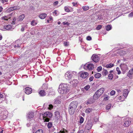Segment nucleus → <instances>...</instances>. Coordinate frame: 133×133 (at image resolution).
Segmentation results:
<instances>
[{
  "instance_id": "nucleus-1",
  "label": "nucleus",
  "mask_w": 133,
  "mask_h": 133,
  "mask_svg": "<svg viewBox=\"0 0 133 133\" xmlns=\"http://www.w3.org/2000/svg\"><path fill=\"white\" fill-rule=\"evenodd\" d=\"M69 90L68 85L65 84H61L59 86L58 90L59 93L61 94H65L68 92Z\"/></svg>"
},
{
  "instance_id": "nucleus-2",
  "label": "nucleus",
  "mask_w": 133,
  "mask_h": 133,
  "mask_svg": "<svg viewBox=\"0 0 133 133\" xmlns=\"http://www.w3.org/2000/svg\"><path fill=\"white\" fill-rule=\"evenodd\" d=\"M104 90V88H101L97 91L93 96V99L95 100L98 99L103 94Z\"/></svg>"
},
{
  "instance_id": "nucleus-3",
  "label": "nucleus",
  "mask_w": 133,
  "mask_h": 133,
  "mask_svg": "<svg viewBox=\"0 0 133 133\" xmlns=\"http://www.w3.org/2000/svg\"><path fill=\"white\" fill-rule=\"evenodd\" d=\"M76 75V72L74 71L71 72L68 71L65 74V78L67 79H71L72 77H74Z\"/></svg>"
},
{
  "instance_id": "nucleus-4",
  "label": "nucleus",
  "mask_w": 133,
  "mask_h": 133,
  "mask_svg": "<svg viewBox=\"0 0 133 133\" xmlns=\"http://www.w3.org/2000/svg\"><path fill=\"white\" fill-rule=\"evenodd\" d=\"M94 68V65L92 64L89 63H88L85 64L84 66V69L89 71L92 70Z\"/></svg>"
},
{
  "instance_id": "nucleus-5",
  "label": "nucleus",
  "mask_w": 133,
  "mask_h": 133,
  "mask_svg": "<svg viewBox=\"0 0 133 133\" xmlns=\"http://www.w3.org/2000/svg\"><path fill=\"white\" fill-rule=\"evenodd\" d=\"M84 124L85 125V129L86 130H88L90 129L92 125V122L89 120L88 121Z\"/></svg>"
},
{
  "instance_id": "nucleus-6",
  "label": "nucleus",
  "mask_w": 133,
  "mask_h": 133,
  "mask_svg": "<svg viewBox=\"0 0 133 133\" xmlns=\"http://www.w3.org/2000/svg\"><path fill=\"white\" fill-rule=\"evenodd\" d=\"M89 75V73L87 72H81L79 73V76L83 79L87 78Z\"/></svg>"
},
{
  "instance_id": "nucleus-7",
  "label": "nucleus",
  "mask_w": 133,
  "mask_h": 133,
  "mask_svg": "<svg viewBox=\"0 0 133 133\" xmlns=\"http://www.w3.org/2000/svg\"><path fill=\"white\" fill-rule=\"evenodd\" d=\"M43 115V118L49 117L51 118L52 116V115L51 112L47 111L45 113L42 114Z\"/></svg>"
},
{
  "instance_id": "nucleus-8",
  "label": "nucleus",
  "mask_w": 133,
  "mask_h": 133,
  "mask_svg": "<svg viewBox=\"0 0 133 133\" xmlns=\"http://www.w3.org/2000/svg\"><path fill=\"white\" fill-rule=\"evenodd\" d=\"M120 66L121 70L124 72L128 69L127 66L125 64H121Z\"/></svg>"
},
{
  "instance_id": "nucleus-9",
  "label": "nucleus",
  "mask_w": 133,
  "mask_h": 133,
  "mask_svg": "<svg viewBox=\"0 0 133 133\" xmlns=\"http://www.w3.org/2000/svg\"><path fill=\"white\" fill-rule=\"evenodd\" d=\"M77 106V102L76 101H72L69 105V107L73 108L76 109Z\"/></svg>"
},
{
  "instance_id": "nucleus-10",
  "label": "nucleus",
  "mask_w": 133,
  "mask_h": 133,
  "mask_svg": "<svg viewBox=\"0 0 133 133\" xmlns=\"http://www.w3.org/2000/svg\"><path fill=\"white\" fill-rule=\"evenodd\" d=\"M93 61L97 63L99 60V58L98 56L95 54H93L92 57Z\"/></svg>"
},
{
  "instance_id": "nucleus-11",
  "label": "nucleus",
  "mask_w": 133,
  "mask_h": 133,
  "mask_svg": "<svg viewBox=\"0 0 133 133\" xmlns=\"http://www.w3.org/2000/svg\"><path fill=\"white\" fill-rule=\"evenodd\" d=\"M129 119L128 118L125 119V121L123 126L125 127H128L130 125L131 123Z\"/></svg>"
},
{
  "instance_id": "nucleus-12",
  "label": "nucleus",
  "mask_w": 133,
  "mask_h": 133,
  "mask_svg": "<svg viewBox=\"0 0 133 133\" xmlns=\"http://www.w3.org/2000/svg\"><path fill=\"white\" fill-rule=\"evenodd\" d=\"M34 112H30L28 113L27 115L28 119H31L34 116Z\"/></svg>"
},
{
  "instance_id": "nucleus-13",
  "label": "nucleus",
  "mask_w": 133,
  "mask_h": 133,
  "mask_svg": "<svg viewBox=\"0 0 133 133\" xmlns=\"http://www.w3.org/2000/svg\"><path fill=\"white\" fill-rule=\"evenodd\" d=\"M76 109L70 107H69L68 110L70 114L72 115L75 112Z\"/></svg>"
},
{
  "instance_id": "nucleus-14",
  "label": "nucleus",
  "mask_w": 133,
  "mask_h": 133,
  "mask_svg": "<svg viewBox=\"0 0 133 133\" xmlns=\"http://www.w3.org/2000/svg\"><path fill=\"white\" fill-rule=\"evenodd\" d=\"M32 90L31 88L29 87H26L25 90V92L27 94H29L31 93Z\"/></svg>"
},
{
  "instance_id": "nucleus-15",
  "label": "nucleus",
  "mask_w": 133,
  "mask_h": 133,
  "mask_svg": "<svg viewBox=\"0 0 133 133\" xmlns=\"http://www.w3.org/2000/svg\"><path fill=\"white\" fill-rule=\"evenodd\" d=\"M70 83L71 84L75 86L78 83V81L76 79H74L72 81H70Z\"/></svg>"
},
{
  "instance_id": "nucleus-16",
  "label": "nucleus",
  "mask_w": 133,
  "mask_h": 133,
  "mask_svg": "<svg viewBox=\"0 0 133 133\" xmlns=\"http://www.w3.org/2000/svg\"><path fill=\"white\" fill-rule=\"evenodd\" d=\"M20 8V7L19 6H15L14 7L10 8H9V10L10 11H12L14 10H18Z\"/></svg>"
},
{
  "instance_id": "nucleus-17",
  "label": "nucleus",
  "mask_w": 133,
  "mask_h": 133,
  "mask_svg": "<svg viewBox=\"0 0 133 133\" xmlns=\"http://www.w3.org/2000/svg\"><path fill=\"white\" fill-rule=\"evenodd\" d=\"M95 100L93 98H90L88 100L87 104H91L94 103Z\"/></svg>"
},
{
  "instance_id": "nucleus-18",
  "label": "nucleus",
  "mask_w": 133,
  "mask_h": 133,
  "mask_svg": "<svg viewBox=\"0 0 133 133\" xmlns=\"http://www.w3.org/2000/svg\"><path fill=\"white\" fill-rule=\"evenodd\" d=\"M3 28L7 30H8L11 29L12 27L11 25H8L4 26Z\"/></svg>"
},
{
  "instance_id": "nucleus-19",
  "label": "nucleus",
  "mask_w": 133,
  "mask_h": 133,
  "mask_svg": "<svg viewBox=\"0 0 133 133\" xmlns=\"http://www.w3.org/2000/svg\"><path fill=\"white\" fill-rule=\"evenodd\" d=\"M128 93V90L125 89L123 90V96L125 97H126Z\"/></svg>"
},
{
  "instance_id": "nucleus-20",
  "label": "nucleus",
  "mask_w": 133,
  "mask_h": 133,
  "mask_svg": "<svg viewBox=\"0 0 133 133\" xmlns=\"http://www.w3.org/2000/svg\"><path fill=\"white\" fill-rule=\"evenodd\" d=\"M25 16V15L24 14H22L20 15L17 18L18 21H22L24 19Z\"/></svg>"
},
{
  "instance_id": "nucleus-21",
  "label": "nucleus",
  "mask_w": 133,
  "mask_h": 133,
  "mask_svg": "<svg viewBox=\"0 0 133 133\" xmlns=\"http://www.w3.org/2000/svg\"><path fill=\"white\" fill-rule=\"evenodd\" d=\"M47 15L45 13H42L39 16V17L41 19H43L45 18L46 17Z\"/></svg>"
},
{
  "instance_id": "nucleus-22",
  "label": "nucleus",
  "mask_w": 133,
  "mask_h": 133,
  "mask_svg": "<svg viewBox=\"0 0 133 133\" xmlns=\"http://www.w3.org/2000/svg\"><path fill=\"white\" fill-rule=\"evenodd\" d=\"M55 117L56 119H58L60 117V114L59 112L56 111L55 112Z\"/></svg>"
},
{
  "instance_id": "nucleus-23",
  "label": "nucleus",
  "mask_w": 133,
  "mask_h": 133,
  "mask_svg": "<svg viewBox=\"0 0 133 133\" xmlns=\"http://www.w3.org/2000/svg\"><path fill=\"white\" fill-rule=\"evenodd\" d=\"M39 94L41 96H43L46 95L45 92L44 90H41L40 91Z\"/></svg>"
},
{
  "instance_id": "nucleus-24",
  "label": "nucleus",
  "mask_w": 133,
  "mask_h": 133,
  "mask_svg": "<svg viewBox=\"0 0 133 133\" xmlns=\"http://www.w3.org/2000/svg\"><path fill=\"white\" fill-rule=\"evenodd\" d=\"M10 17L9 16H4L2 17V19H4L6 21H8L9 19H10Z\"/></svg>"
},
{
  "instance_id": "nucleus-25",
  "label": "nucleus",
  "mask_w": 133,
  "mask_h": 133,
  "mask_svg": "<svg viewBox=\"0 0 133 133\" xmlns=\"http://www.w3.org/2000/svg\"><path fill=\"white\" fill-rule=\"evenodd\" d=\"M4 94V93H0V103H2L4 101L3 94Z\"/></svg>"
},
{
  "instance_id": "nucleus-26",
  "label": "nucleus",
  "mask_w": 133,
  "mask_h": 133,
  "mask_svg": "<svg viewBox=\"0 0 133 133\" xmlns=\"http://www.w3.org/2000/svg\"><path fill=\"white\" fill-rule=\"evenodd\" d=\"M108 74V71L106 70L103 69V71L102 73V74L104 76H106Z\"/></svg>"
},
{
  "instance_id": "nucleus-27",
  "label": "nucleus",
  "mask_w": 133,
  "mask_h": 133,
  "mask_svg": "<svg viewBox=\"0 0 133 133\" xmlns=\"http://www.w3.org/2000/svg\"><path fill=\"white\" fill-rule=\"evenodd\" d=\"M114 65V64L111 63L109 64L106 65L105 67L107 68H110L112 67Z\"/></svg>"
},
{
  "instance_id": "nucleus-28",
  "label": "nucleus",
  "mask_w": 133,
  "mask_h": 133,
  "mask_svg": "<svg viewBox=\"0 0 133 133\" xmlns=\"http://www.w3.org/2000/svg\"><path fill=\"white\" fill-rule=\"evenodd\" d=\"M101 76V75L99 73H97L95 75V77L96 78H99Z\"/></svg>"
},
{
  "instance_id": "nucleus-29",
  "label": "nucleus",
  "mask_w": 133,
  "mask_h": 133,
  "mask_svg": "<svg viewBox=\"0 0 133 133\" xmlns=\"http://www.w3.org/2000/svg\"><path fill=\"white\" fill-rule=\"evenodd\" d=\"M54 103L56 104H60L61 103V102L59 100L56 99L55 100Z\"/></svg>"
},
{
  "instance_id": "nucleus-30",
  "label": "nucleus",
  "mask_w": 133,
  "mask_h": 133,
  "mask_svg": "<svg viewBox=\"0 0 133 133\" xmlns=\"http://www.w3.org/2000/svg\"><path fill=\"white\" fill-rule=\"evenodd\" d=\"M92 109L91 108H89L87 109L85 111V112L89 114L92 111Z\"/></svg>"
},
{
  "instance_id": "nucleus-31",
  "label": "nucleus",
  "mask_w": 133,
  "mask_h": 133,
  "mask_svg": "<svg viewBox=\"0 0 133 133\" xmlns=\"http://www.w3.org/2000/svg\"><path fill=\"white\" fill-rule=\"evenodd\" d=\"M52 126V124L51 122H49L48 123L47 127L48 128H50Z\"/></svg>"
},
{
  "instance_id": "nucleus-32",
  "label": "nucleus",
  "mask_w": 133,
  "mask_h": 133,
  "mask_svg": "<svg viewBox=\"0 0 133 133\" xmlns=\"http://www.w3.org/2000/svg\"><path fill=\"white\" fill-rule=\"evenodd\" d=\"M89 7L87 6H84L82 7V9L84 11H87L89 9Z\"/></svg>"
},
{
  "instance_id": "nucleus-33",
  "label": "nucleus",
  "mask_w": 133,
  "mask_h": 133,
  "mask_svg": "<svg viewBox=\"0 0 133 133\" xmlns=\"http://www.w3.org/2000/svg\"><path fill=\"white\" fill-rule=\"evenodd\" d=\"M31 25L34 26L37 24V23L36 22L35 20H32L31 23Z\"/></svg>"
},
{
  "instance_id": "nucleus-34",
  "label": "nucleus",
  "mask_w": 133,
  "mask_h": 133,
  "mask_svg": "<svg viewBox=\"0 0 133 133\" xmlns=\"http://www.w3.org/2000/svg\"><path fill=\"white\" fill-rule=\"evenodd\" d=\"M108 78L109 79L111 80L113 78V75L112 74H109L108 75Z\"/></svg>"
},
{
  "instance_id": "nucleus-35",
  "label": "nucleus",
  "mask_w": 133,
  "mask_h": 133,
  "mask_svg": "<svg viewBox=\"0 0 133 133\" xmlns=\"http://www.w3.org/2000/svg\"><path fill=\"white\" fill-rule=\"evenodd\" d=\"M26 25H24L22 26V28L21 29V31L23 32L24 31L25 28H26Z\"/></svg>"
},
{
  "instance_id": "nucleus-36",
  "label": "nucleus",
  "mask_w": 133,
  "mask_h": 133,
  "mask_svg": "<svg viewBox=\"0 0 133 133\" xmlns=\"http://www.w3.org/2000/svg\"><path fill=\"white\" fill-rule=\"evenodd\" d=\"M43 131L41 129H40L37 130L35 133H43Z\"/></svg>"
},
{
  "instance_id": "nucleus-37",
  "label": "nucleus",
  "mask_w": 133,
  "mask_h": 133,
  "mask_svg": "<svg viewBox=\"0 0 133 133\" xmlns=\"http://www.w3.org/2000/svg\"><path fill=\"white\" fill-rule=\"evenodd\" d=\"M64 10L65 11L68 12H70V11L68 7L66 6H65L64 7Z\"/></svg>"
},
{
  "instance_id": "nucleus-38",
  "label": "nucleus",
  "mask_w": 133,
  "mask_h": 133,
  "mask_svg": "<svg viewBox=\"0 0 133 133\" xmlns=\"http://www.w3.org/2000/svg\"><path fill=\"white\" fill-rule=\"evenodd\" d=\"M44 122H48L49 121L50 119L49 117L43 118Z\"/></svg>"
},
{
  "instance_id": "nucleus-39",
  "label": "nucleus",
  "mask_w": 133,
  "mask_h": 133,
  "mask_svg": "<svg viewBox=\"0 0 133 133\" xmlns=\"http://www.w3.org/2000/svg\"><path fill=\"white\" fill-rule=\"evenodd\" d=\"M111 105L110 104H109L108 105H107L106 106V109L107 110H109V109L111 108Z\"/></svg>"
},
{
  "instance_id": "nucleus-40",
  "label": "nucleus",
  "mask_w": 133,
  "mask_h": 133,
  "mask_svg": "<svg viewBox=\"0 0 133 133\" xmlns=\"http://www.w3.org/2000/svg\"><path fill=\"white\" fill-rule=\"evenodd\" d=\"M111 29V27L110 25H107L106 28V29L107 30L109 31Z\"/></svg>"
},
{
  "instance_id": "nucleus-41",
  "label": "nucleus",
  "mask_w": 133,
  "mask_h": 133,
  "mask_svg": "<svg viewBox=\"0 0 133 133\" xmlns=\"http://www.w3.org/2000/svg\"><path fill=\"white\" fill-rule=\"evenodd\" d=\"M84 121V118L82 117H81L80 118V119L79 122L81 123H82Z\"/></svg>"
},
{
  "instance_id": "nucleus-42",
  "label": "nucleus",
  "mask_w": 133,
  "mask_h": 133,
  "mask_svg": "<svg viewBox=\"0 0 133 133\" xmlns=\"http://www.w3.org/2000/svg\"><path fill=\"white\" fill-rule=\"evenodd\" d=\"M116 70L117 71L118 74H119L121 73V72L120 71L119 68L118 67H117L116 68Z\"/></svg>"
},
{
  "instance_id": "nucleus-43",
  "label": "nucleus",
  "mask_w": 133,
  "mask_h": 133,
  "mask_svg": "<svg viewBox=\"0 0 133 133\" xmlns=\"http://www.w3.org/2000/svg\"><path fill=\"white\" fill-rule=\"evenodd\" d=\"M102 26L101 25H98L96 27V29L97 30H99L101 29L102 28Z\"/></svg>"
},
{
  "instance_id": "nucleus-44",
  "label": "nucleus",
  "mask_w": 133,
  "mask_h": 133,
  "mask_svg": "<svg viewBox=\"0 0 133 133\" xmlns=\"http://www.w3.org/2000/svg\"><path fill=\"white\" fill-rule=\"evenodd\" d=\"M102 68L101 66H99L97 68V70L98 72L100 71H101Z\"/></svg>"
},
{
  "instance_id": "nucleus-45",
  "label": "nucleus",
  "mask_w": 133,
  "mask_h": 133,
  "mask_svg": "<svg viewBox=\"0 0 133 133\" xmlns=\"http://www.w3.org/2000/svg\"><path fill=\"white\" fill-rule=\"evenodd\" d=\"M128 73L130 74H133V68L129 70Z\"/></svg>"
},
{
  "instance_id": "nucleus-46",
  "label": "nucleus",
  "mask_w": 133,
  "mask_h": 133,
  "mask_svg": "<svg viewBox=\"0 0 133 133\" xmlns=\"http://www.w3.org/2000/svg\"><path fill=\"white\" fill-rule=\"evenodd\" d=\"M90 88V86L89 85H87L84 87V89L87 90H88Z\"/></svg>"
},
{
  "instance_id": "nucleus-47",
  "label": "nucleus",
  "mask_w": 133,
  "mask_h": 133,
  "mask_svg": "<svg viewBox=\"0 0 133 133\" xmlns=\"http://www.w3.org/2000/svg\"><path fill=\"white\" fill-rule=\"evenodd\" d=\"M94 78V77L93 76H91L89 78V80L90 82L92 81Z\"/></svg>"
},
{
  "instance_id": "nucleus-48",
  "label": "nucleus",
  "mask_w": 133,
  "mask_h": 133,
  "mask_svg": "<svg viewBox=\"0 0 133 133\" xmlns=\"http://www.w3.org/2000/svg\"><path fill=\"white\" fill-rule=\"evenodd\" d=\"M110 94L111 95H114L115 94V91L112 90Z\"/></svg>"
},
{
  "instance_id": "nucleus-49",
  "label": "nucleus",
  "mask_w": 133,
  "mask_h": 133,
  "mask_svg": "<svg viewBox=\"0 0 133 133\" xmlns=\"http://www.w3.org/2000/svg\"><path fill=\"white\" fill-rule=\"evenodd\" d=\"M133 16V11L131 12L128 15V17H132Z\"/></svg>"
},
{
  "instance_id": "nucleus-50",
  "label": "nucleus",
  "mask_w": 133,
  "mask_h": 133,
  "mask_svg": "<svg viewBox=\"0 0 133 133\" xmlns=\"http://www.w3.org/2000/svg\"><path fill=\"white\" fill-rule=\"evenodd\" d=\"M87 39L89 41L91 40V38L90 36H88L87 38Z\"/></svg>"
},
{
  "instance_id": "nucleus-51",
  "label": "nucleus",
  "mask_w": 133,
  "mask_h": 133,
  "mask_svg": "<svg viewBox=\"0 0 133 133\" xmlns=\"http://www.w3.org/2000/svg\"><path fill=\"white\" fill-rule=\"evenodd\" d=\"M63 24L64 25H69L70 24L68 22H63Z\"/></svg>"
},
{
  "instance_id": "nucleus-52",
  "label": "nucleus",
  "mask_w": 133,
  "mask_h": 133,
  "mask_svg": "<svg viewBox=\"0 0 133 133\" xmlns=\"http://www.w3.org/2000/svg\"><path fill=\"white\" fill-rule=\"evenodd\" d=\"M131 75L132 74H129V73H128V74L127 75V76L129 77L130 78H132V76H131Z\"/></svg>"
},
{
  "instance_id": "nucleus-53",
  "label": "nucleus",
  "mask_w": 133,
  "mask_h": 133,
  "mask_svg": "<svg viewBox=\"0 0 133 133\" xmlns=\"http://www.w3.org/2000/svg\"><path fill=\"white\" fill-rule=\"evenodd\" d=\"M58 1H56L54 3V5L55 6L56 5L58 4Z\"/></svg>"
},
{
  "instance_id": "nucleus-54",
  "label": "nucleus",
  "mask_w": 133,
  "mask_h": 133,
  "mask_svg": "<svg viewBox=\"0 0 133 133\" xmlns=\"http://www.w3.org/2000/svg\"><path fill=\"white\" fill-rule=\"evenodd\" d=\"M16 20V19L15 18H13L12 23L13 24H14L15 23V22Z\"/></svg>"
},
{
  "instance_id": "nucleus-55",
  "label": "nucleus",
  "mask_w": 133,
  "mask_h": 133,
  "mask_svg": "<svg viewBox=\"0 0 133 133\" xmlns=\"http://www.w3.org/2000/svg\"><path fill=\"white\" fill-rule=\"evenodd\" d=\"M8 1V0H1V2L3 3H4V2H7Z\"/></svg>"
},
{
  "instance_id": "nucleus-56",
  "label": "nucleus",
  "mask_w": 133,
  "mask_h": 133,
  "mask_svg": "<svg viewBox=\"0 0 133 133\" xmlns=\"http://www.w3.org/2000/svg\"><path fill=\"white\" fill-rule=\"evenodd\" d=\"M57 11L56 10H55L53 12V13L54 14H55V15H56L57 14Z\"/></svg>"
},
{
  "instance_id": "nucleus-57",
  "label": "nucleus",
  "mask_w": 133,
  "mask_h": 133,
  "mask_svg": "<svg viewBox=\"0 0 133 133\" xmlns=\"http://www.w3.org/2000/svg\"><path fill=\"white\" fill-rule=\"evenodd\" d=\"M64 45L65 46H67L68 45V43L66 42H64Z\"/></svg>"
},
{
  "instance_id": "nucleus-58",
  "label": "nucleus",
  "mask_w": 133,
  "mask_h": 133,
  "mask_svg": "<svg viewBox=\"0 0 133 133\" xmlns=\"http://www.w3.org/2000/svg\"><path fill=\"white\" fill-rule=\"evenodd\" d=\"M77 133H84V131L83 130H81L78 131Z\"/></svg>"
},
{
  "instance_id": "nucleus-59",
  "label": "nucleus",
  "mask_w": 133,
  "mask_h": 133,
  "mask_svg": "<svg viewBox=\"0 0 133 133\" xmlns=\"http://www.w3.org/2000/svg\"><path fill=\"white\" fill-rule=\"evenodd\" d=\"M49 107L51 109H52L53 107V106L51 104H50L49 105Z\"/></svg>"
},
{
  "instance_id": "nucleus-60",
  "label": "nucleus",
  "mask_w": 133,
  "mask_h": 133,
  "mask_svg": "<svg viewBox=\"0 0 133 133\" xmlns=\"http://www.w3.org/2000/svg\"><path fill=\"white\" fill-rule=\"evenodd\" d=\"M122 97L121 96H119L118 97V99L120 100H122Z\"/></svg>"
},
{
  "instance_id": "nucleus-61",
  "label": "nucleus",
  "mask_w": 133,
  "mask_h": 133,
  "mask_svg": "<svg viewBox=\"0 0 133 133\" xmlns=\"http://www.w3.org/2000/svg\"><path fill=\"white\" fill-rule=\"evenodd\" d=\"M66 133L65 131L64 130L63 131H60V132L59 133Z\"/></svg>"
},
{
  "instance_id": "nucleus-62",
  "label": "nucleus",
  "mask_w": 133,
  "mask_h": 133,
  "mask_svg": "<svg viewBox=\"0 0 133 133\" xmlns=\"http://www.w3.org/2000/svg\"><path fill=\"white\" fill-rule=\"evenodd\" d=\"M49 20L50 21H52L53 20V18L51 17H49Z\"/></svg>"
},
{
  "instance_id": "nucleus-63",
  "label": "nucleus",
  "mask_w": 133,
  "mask_h": 133,
  "mask_svg": "<svg viewBox=\"0 0 133 133\" xmlns=\"http://www.w3.org/2000/svg\"><path fill=\"white\" fill-rule=\"evenodd\" d=\"M104 99L105 100H108V97H106L104 98Z\"/></svg>"
},
{
  "instance_id": "nucleus-64",
  "label": "nucleus",
  "mask_w": 133,
  "mask_h": 133,
  "mask_svg": "<svg viewBox=\"0 0 133 133\" xmlns=\"http://www.w3.org/2000/svg\"><path fill=\"white\" fill-rule=\"evenodd\" d=\"M72 4H73L74 6H75L77 4L76 3H75L74 2H73Z\"/></svg>"
}]
</instances>
